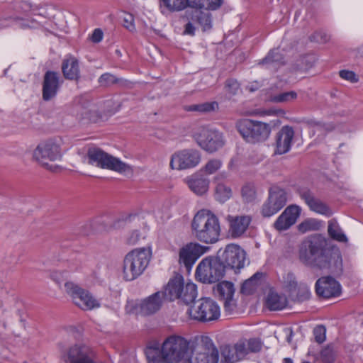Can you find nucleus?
Returning a JSON list of instances; mask_svg holds the SVG:
<instances>
[{"label":"nucleus","instance_id":"f257e3e1","mask_svg":"<svg viewBox=\"0 0 363 363\" xmlns=\"http://www.w3.org/2000/svg\"><path fill=\"white\" fill-rule=\"evenodd\" d=\"M299 261L306 267L339 274L342 272V259L339 250L328 245L327 239L320 234L306 238L298 246Z\"/></svg>","mask_w":363,"mask_h":363},{"label":"nucleus","instance_id":"f03ea898","mask_svg":"<svg viewBox=\"0 0 363 363\" xmlns=\"http://www.w3.org/2000/svg\"><path fill=\"white\" fill-rule=\"evenodd\" d=\"M191 229L195 238L206 244L216 242L221 230L218 218L206 209H201L196 213L191 221Z\"/></svg>","mask_w":363,"mask_h":363},{"label":"nucleus","instance_id":"7ed1b4c3","mask_svg":"<svg viewBox=\"0 0 363 363\" xmlns=\"http://www.w3.org/2000/svg\"><path fill=\"white\" fill-rule=\"evenodd\" d=\"M192 350L193 342L191 338L173 334L164 339L159 357L164 363H180L189 358Z\"/></svg>","mask_w":363,"mask_h":363},{"label":"nucleus","instance_id":"20e7f679","mask_svg":"<svg viewBox=\"0 0 363 363\" xmlns=\"http://www.w3.org/2000/svg\"><path fill=\"white\" fill-rule=\"evenodd\" d=\"M152 257L149 247L136 248L129 252L123 259V277L125 281L135 280L146 269Z\"/></svg>","mask_w":363,"mask_h":363},{"label":"nucleus","instance_id":"39448f33","mask_svg":"<svg viewBox=\"0 0 363 363\" xmlns=\"http://www.w3.org/2000/svg\"><path fill=\"white\" fill-rule=\"evenodd\" d=\"M33 157L44 168L52 172H56L60 167L50 164L49 162L61 160L62 157L61 145L52 139L43 141L34 150Z\"/></svg>","mask_w":363,"mask_h":363},{"label":"nucleus","instance_id":"423d86ee","mask_svg":"<svg viewBox=\"0 0 363 363\" xmlns=\"http://www.w3.org/2000/svg\"><path fill=\"white\" fill-rule=\"evenodd\" d=\"M225 266L218 257L208 256L203 258L196 269V280L203 284H213L225 275Z\"/></svg>","mask_w":363,"mask_h":363},{"label":"nucleus","instance_id":"0eeeda50","mask_svg":"<svg viewBox=\"0 0 363 363\" xmlns=\"http://www.w3.org/2000/svg\"><path fill=\"white\" fill-rule=\"evenodd\" d=\"M187 314L191 320L200 323L214 322L220 316V308L211 298H201L188 308Z\"/></svg>","mask_w":363,"mask_h":363},{"label":"nucleus","instance_id":"6e6552de","mask_svg":"<svg viewBox=\"0 0 363 363\" xmlns=\"http://www.w3.org/2000/svg\"><path fill=\"white\" fill-rule=\"evenodd\" d=\"M236 128L242 138L251 143L265 141L271 133L268 123L246 118L239 121Z\"/></svg>","mask_w":363,"mask_h":363},{"label":"nucleus","instance_id":"1a4fd4ad","mask_svg":"<svg viewBox=\"0 0 363 363\" xmlns=\"http://www.w3.org/2000/svg\"><path fill=\"white\" fill-rule=\"evenodd\" d=\"M87 157L89 164H95L102 169H107L120 173L125 172L128 169L126 164L99 147L89 148Z\"/></svg>","mask_w":363,"mask_h":363},{"label":"nucleus","instance_id":"9d476101","mask_svg":"<svg viewBox=\"0 0 363 363\" xmlns=\"http://www.w3.org/2000/svg\"><path fill=\"white\" fill-rule=\"evenodd\" d=\"M65 293L74 303L84 311H90L100 307V303L87 291L72 281L64 284Z\"/></svg>","mask_w":363,"mask_h":363},{"label":"nucleus","instance_id":"9b49d317","mask_svg":"<svg viewBox=\"0 0 363 363\" xmlns=\"http://www.w3.org/2000/svg\"><path fill=\"white\" fill-rule=\"evenodd\" d=\"M201 160V152L195 149H184L175 152L170 159L172 169L184 170L196 167Z\"/></svg>","mask_w":363,"mask_h":363},{"label":"nucleus","instance_id":"f8f14e48","mask_svg":"<svg viewBox=\"0 0 363 363\" xmlns=\"http://www.w3.org/2000/svg\"><path fill=\"white\" fill-rule=\"evenodd\" d=\"M287 202L285 190L278 186L272 187L269 191V196L262 207L261 213L263 217H271L284 207Z\"/></svg>","mask_w":363,"mask_h":363},{"label":"nucleus","instance_id":"ddd939ff","mask_svg":"<svg viewBox=\"0 0 363 363\" xmlns=\"http://www.w3.org/2000/svg\"><path fill=\"white\" fill-rule=\"evenodd\" d=\"M196 140L203 150L210 153L216 152L225 144L222 133L207 128L200 130L196 135Z\"/></svg>","mask_w":363,"mask_h":363},{"label":"nucleus","instance_id":"4468645a","mask_svg":"<svg viewBox=\"0 0 363 363\" xmlns=\"http://www.w3.org/2000/svg\"><path fill=\"white\" fill-rule=\"evenodd\" d=\"M220 260L225 268L228 267L235 270H240L245 265V252L238 245L230 244L225 247Z\"/></svg>","mask_w":363,"mask_h":363},{"label":"nucleus","instance_id":"2eb2a0df","mask_svg":"<svg viewBox=\"0 0 363 363\" xmlns=\"http://www.w3.org/2000/svg\"><path fill=\"white\" fill-rule=\"evenodd\" d=\"M208 249L199 243L190 242L179 250V262L183 264L187 270L191 269L196 261L203 255Z\"/></svg>","mask_w":363,"mask_h":363},{"label":"nucleus","instance_id":"dca6fc26","mask_svg":"<svg viewBox=\"0 0 363 363\" xmlns=\"http://www.w3.org/2000/svg\"><path fill=\"white\" fill-rule=\"evenodd\" d=\"M315 291L318 296L331 298L340 296L342 287L333 277L327 276L320 277L316 281Z\"/></svg>","mask_w":363,"mask_h":363},{"label":"nucleus","instance_id":"f3484780","mask_svg":"<svg viewBox=\"0 0 363 363\" xmlns=\"http://www.w3.org/2000/svg\"><path fill=\"white\" fill-rule=\"evenodd\" d=\"M225 220L228 225V234L233 238H242L247 232L252 218L250 215H228Z\"/></svg>","mask_w":363,"mask_h":363},{"label":"nucleus","instance_id":"a211bd4d","mask_svg":"<svg viewBox=\"0 0 363 363\" xmlns=\"http://www.w3.org/2000/svg\"><path fill=\"white\" fill-rule=\"evenodd\" d=\"M299 196L307 204L311 211L317 213L330 217L333 214L331 209L319 199L314 196V194L308 188L303 187L298 189Z\"/></svg>","mask_w":363,"mask_h":363},{"label":"nucleus","instance_id":"6ab92c4d","mask_svg":"<svg viewBox=\"0 0 363 363\" xmlns=\"http://www.w3.org/2000/svg\"><path fill=\"white\" fill-rule=\"evenodd\" d=\"M203 349L198 352L190 363H218L219 352L212 340L208 337H203Z\"/></svg>","mask_w":363,"mask_h":363},{"label":"nucleus","instance_id":"aec40b11","mask_svg":"<svg viewBox=\"0 0 363 363\" xmlns=\"http://www.w3.org/2000/svg\"><path fill=\"white\" fill-rule=\"evenodd\" d=\"M301 211V208L297 205H290L286 207L274 222V228L279 231L289 229L297 221Z\"/></svg>","mask_w":363,"mask_h":363},{"label":"nucleus","instance_id":"412c9836","mask_svg":"<svg viewBox=\"0 0 363 363\" xmlns=\"http://www.w3.org/2000/svg\"><path fill=\"white\" fill-rule=\"evenodd\" d=\"M295 132L289 125H284L277 133L275 138L274 153L283 155L287 153L291 147Z\"/></svg>","mask_w":363,"mask_h":363},{"label":"nucleus","instance_id":"4be33fe9","mask_svg":"<svg viewBox=\"0 0 363 363\" xmlns=\"http://www.w3.org/2000/svg\"><path fill=\"white\" fill-rule=\"evenodd\" d=\"M213 293L220 300L224 301L225 311H231L233 310L235 288L232 282L228 281L219 282L213 287Z\"/></svg>","mask_w":363,"mask_h":363},{"label":"nucleus","instance_id":"5701e85b","mask_svg":"<svg viewBox=\"0 0 363 363\" xmlns=\"http://www.w3.org/2000/svg\"><path fill=\"white\" fill-rule=\"evenodd\" d=\"M163 298V293L157 291L144 298L136 308L138 313L142 315H150L157 313L162 306Z\"/></svg>","mask_w":363,"mask_h":363},{"label":"nucleus","instance_id":"b1692460","mask_svg":"<svg viewBox=\"0 0 363 363\" xmlns=\"http://www.w3.org/2000/svg\"><path fill=\"white\" fill-rule=\"evenodd\" d=\"M60 87L59 74L53 71H47L43 77L42 96L44 101L54 98Z\"/></svg>","mask_w":363,"mask_h":363},{"label":"nucleus","instance_id":"393cba45","mask_svg":"<svg viewBox=\"0 0 363 363\" xmlns=\"http://www.w3.org/2000/svg\"><path fill=\"white\" fill-rule=\"evenodd\" d=\"M76 116L84 123H96L101 119V116L96 106L82 98V103L75 105Z\"/></svg>","mask_w":363,"mask_h":363},{"label":"nucleus","instance_id":"a878e982","mask_svg":"<svg viewBox=\"0 0 363 363\" xmlns=\"http://www.w3.org/2000/svg\"><path fill=\"white\" fill-rule=\"evenodd\" d=\"M63 358L65 362L69 363H85L91 359L89 355V348L82 345L69 347Z\"/></svg>","mask_w":363,"mask_h":363},{"label":"nucleus","instance_id":"bb28decb","mask_svg":"<svg viewBox=\"0 0 363 363\" xmlns=\"http://www.w3.org/2000/svg\"><path fill=\"white\" fill-rule=\"evenodd\" d=\"M236 343L238 353L241 355L242 359L249 354L259 352L263 345L261 340L257 337L241 339Z\"/></svg>","mask_w":363,"mask_h":363},{"label":"nucleus","instance_id":"cd10ccee","mask_svg":"<svg viewBox=\"0 0 363 363\" xmlns=\"http://www.w3.org/2000/svg\"><path fill=\"white\" fill-rule=\"evenodd\" d=\"M183 279L184 278L181 275H177L170 279L164 289V291L162 292L163 297L169 301L179 300L181 292H182Z\"/></svg>","mask_w":363,"mask_h":363},{"label":"nucleus","instance_id":"c85d7f7f","mask_svg":"<svg viewBox=\"0 0 363 363\" xmlns=\"http://www.w3.org/2000/svg\"><path fill=\"white\" fill-rule=\"evenodd\" d=\"M226 178L225 173L218 174L215 177L214 180L216 184L215 187V198L220 203H224L232 196L231 188L223 182Z\"/></svg>","mask_w":363,"mask_h":363},{"label":"nucleus","instance_id":"c756f323","mask_svg":"<svg viewBox=\"0 0 363 363\" xmlns=\"http://www.w3.org/2000/svg\"><path fill=\"white\" fill-rule=\"evenodd\" d=\"M62 72L65 79L78 80L80 77L78 60L72 56L64 59L62 63Z\"/></svg>","mask_w":363,"mask_h":363},{"label":"nucleus","instance_id":"7c9ffc66","mask_svg":"<svg viewBox=\"0 0 363 363\" xmlns=\"http://www.w3.org/2000/svg\"><path fill=\"white\" fill-rule=\"evenodd\" d=\"M192 22L198 23L203 31H207L212 28L211 15L208 12H203L201 10H195L191 14Z\"/></svg>","mask_w":363,"mask_h":363},{"label":"nucleus","instance_id":"2f4dec72","mask_svg":"<svg viewBox=\"0 0 363 363\" xmlns=\"http://www.w3.org/2000/svg\"><path fill=\"white\" fill-rule=\"evenodd\" d=\"M266 305L270 311L282 310L287 305V299L284 296L270 291L266 300Z\"/></svg>","mask_w":363,"mask_h":363},{"label":"nucleus","instance_id":"473e14b6","mask_svg":"<svg viewBox=\"0 0 363 363\" xmlns=\"http://www.w3.org/2000/svg\"><path fill=\"white\" fill-rule=\"evenodd\" d=\"M263 273L256 272L242 285L240 291L245 295L252 294L261 284Z\"/></svg>","mask_w":363,"mask_h":363},{"label":"nucleus","instance_id":"72a5a7b5","mask_svg":"<svg viewBox=\"0 0 363 363\" xmlns=\"http://www.w3.org/2000/svg\"><path fill=\"white\" fill-rule=\"evenodd\" d=\"M187 183L189 189L197 195H203L208 190L209 180L206 178H192Z\"/></svg>","mask_w":363,"mask_h":363},{"label":"nucleus","instance_id":"f704fd0d","mask_svg":"<svg viewBox=\"0 0 363 363\" xmlns=\"http://www.w3.org/2000/svg\"><path fill=\"white\" fill-rule=\"evenodd\" d=\"M197 297V286L194 283H187L184 284L183 281L182 292H181V297L179 300L185 304H189L194 302Z\"/></svg>","mask_w":363,"mask_h":363},{"label":"nucleus","instance_id":"c9c22d12","mask_svg":"<svg viewBox=\"0 0 363 363\" xmlns=\"http://www.w3.org/2000/svg\"><path fill=\"white\" fill-rule=\"evenodd\" d=\"M160 8L169 12H178L188 7V0H159Z\"/></svg>","mask_w":363,"mask_h":363},{"label":"nucleus","instance_id":"e433bc0d","mask_svg":"<svg viewBox=\"0 0 363 363\" xmlns=\"http://www.w3.org/2000/svg\"><path fill=\"white\" fill-rule=\"evenodd\" d=\"M221 354L227 363H235L242 360L241 355L238 353L237 343L233 346H223L221 349Z\"/></svg>","mask_w":363,"mask_h":363},{"label":"nucleus","instance_id":"4c0bfd02","mask_svg":"<svg viewBox=\"0 0 363 363\" xmlns=\"http://www.w3.org/2000/svg\"><path fill=\"white\" fill-rule=\"evenodd\" d=\"M218 108V104L216 101L205 102L199 104H192L185 106L186 111L210 113Z\"/></svg>","mask_w":363,"mask_h":363},{"label":"nucleus","instance_id":"58836bf2","mask_svg":"<svg viewBox=\"0 0 363 363\" xmlns=\"http://www.w3.org/2000/svg\"><path fill=\"white\" fill-rule=\"evenodd\" d=\"M328 231L332 239L342 242L347 241L346 235L343 233L336 220H331L328 222Z\"/></svg>","mask_w":363,"mask_h":363},{"label":"nucleus","instance_id":"ea45409f","mask_svg":"<svg viewBox=\"0 0 363 363\" xmlns=\"http://www.w3.org/2000/svg\"><path fill=\"white\" fill-rule=\"evenodd\" d=\"M297 97L298 94L295 91H289L272 96L270 101L273 103H291Z\"/></svg>","mask_w":363,"mask_h":363},{"label":"nucleus","instance_id":"a19ab883","mask_svg":"<svg viewBox=\"0 0 363 363\" xmlns=\"http://www.w3.org/2000/svg\"><path fill=\"white\" fill-rule=\"evenodd\" d=\"M241 195L244 202L250 203L256 199L255 186L252 183L245 184L241 189Z\"/></svg>","mask_w":363,"mask_h":363},{"label":"nucleus","instance_id":"79ce46f5","mask_svg":"<svg viewBox=\"0 0 363 363\" xmlns=\"http://www.w3.org/2000/svg\"><path fill=\"white\" fill-rule=\"evenodd\" d=\"M282 55L279 52L278 49H274L271 50L268 55L259 62L262 65H271L273 63H277L283 65Z\"/></svg>","mask_w":363,"mask_h":363},{"label":"nucleus","instance_id":"37998d69","mask_svg":"<svg viewBox=\"0 0 363 363\" xmlns=\"http://www.w3.org/2000/svg\"><path fill=\"white\" fill-rule=\"evenodd\" d=\"M222 167V162L218 159H212L202 167L203 171L206 174H212L216 172Z\"/></svg>","mask_w":363,"mask_h":363},{"label":"nucleus","instance_id":"c03bdc74","mask_svg":"<svg viewBox=\"0 0 363 363\" xmlns=\"http://www.w3.org/2000/svg\"><path fill=\"white\" fill-rule=\"evenodd\" d=\"M122 81L111 73H104L99 78V83L102 86H110L115 84H118Z\"/></svg>","mask_w":363,"mask_h":363},{"label":"nucleus","instance_id":"a18cd8bd","mask_svg":"<svg viewBox=\"0 0 363 363\" xmlns=\"http://www.w3.org/2000/svg\"><path fill=\"white\" fill-rule=\"evenodd\" d=\"M318 228L317 222L313 219H307L298 225V231L306 233L309 231L315 230Z\"/></svg>","mask_w":363,"mask_h":363},{"label":"nucleus","instance_id":"49530a36","mask_svg":"<svg viewBox=\"0 0 363 363\" xmlns=\"http://www.w3.org/2000/svg\"><path fill=\"white\" fill-rule=\"evenodd\" d=\"M321 360L324 363H332L335 359V352L330 345L324 347L320 354Z\"/></svg>","mask_w":363,"mask_h":363},{"label":"nucleus","instance_id":"de8ad7c7","mask_svg":"<svg viewBox=\"0 0 363 363\" xmlns=\"http://www.w3.org/2000/svg\"><path fill=\"white\" fill-rule=\"evenodd\" d=\"M32 4L26 1H16L13 4V9L18 13H26L32 10Z\"/></svg>","mask_w":363,"mask_h":363},{"label":"nucleus","instance_id":"09e8293b","mask_svg":"<svg viewBox=\"0 0 363 363\" xmlns=\"http://www.w3.org/2000/svg\"><path fill=\"white\" fill-rule=\"evenodd\" d=\"M285 284L288 291L290 292H295L298 288V282L296 277L293 273H288L285 278Z\"/></svg>","mask_w":363,"mask_h":363},{"label":"nucleus","instance_id":"8fccbe9b","mask_svg":"<svg viewBox=\"0 0 363 363\" xmlns=\"http://www.w3.org/2000/svg\"><path fill=\"white\" fill-rule=\"evenodd\" d=\"M325 328L323 325H318L313 329V335L315 342L323 343L325 340Z\"/></svg>","mask_w":363,"mask_h":363},{"label":"nucleus","instance_id":"3c124183","mask_svg":"<svg viewBox=\"0 0 363 363\" xmlns=\"http://www.w3.org/2000/svg\"><path fill=\"white\" fill-rule=\"evenodd\" d=\"M225 88L227 91L231 94H235L240 89V84L237 80L234 79H228L225 82Z\"/></svg>","mask_w":363,"mask_h":363},{"label":"nucleus","instance_id":"603ef678","mask_svg":"<svg viewBox=\"0 0 363 363\" xmlns=\"http://www.w3.org/2000/svg\"><path fill=\"white\" fill-rule=\"evenodd\" d=\"M330 39V37L325 33L323 32H315L313 35L310 36V40L311 41H315L320 43H325L328 42Z\"/></svg>","mask_w":363,"mask_h":363},{"label":"nucleus","instance_id":"864d4df0","mask_svg":"<svg viewBox=\"0 0 363 363\" xmlns=\"http://www.w3.org/2000/svg\"><path fill=\"white\" fill-rule=\"evenodd\" d=\"M340 77L345 80H347L352 83L357 82L358 78L356 74L350 70H341L339 72Z\"/></svg>","mask_w":363,"mask_h":363},{"label":"nucleus","instance_id":"5fc2aeb1","mask_svg":"<svg viewBox=\"0 0 363 363\" xmlns=\"http://www.w3.org/2000/svg\"><path fill=\"white\" fill-rule=\"evenodd\" d=\"M147 363H163L157 355V352L155 350L150 349L146 352Z\"/></svg>","mask_w":363,"mask_h":363},{"label":"nucleus","instance_id":"6e6d98bb","mask_svg":"<svg viewBox=\"0 0 363 363\" xmlns=\"http://www.w3.org/2000/svg\"><path fill=\"white\" fill-rule=\"evenodd\" d=\"M223 0H204V8L208 10H216L221 6Z\"/></svg>","mask_w":363,"mask_h":363},{"label":"nucleus","instance_id":"4d7b16f0","mask_svg":"<svg viewBox=\"0 0 363 363\" xmlns=\"http://www.w3.org/2000/svg\"><path fill=\"white\" fill-rule=\"evenodd\" d=\"M140 239V233L138 230L132 231L126 238V243L130 245H135Z\"/></svg>","mask_w":363,"mask_h":363},{"label":"nucleus","instance_id":"13d9d810","mask_svg":"<svg viewBox=\"0 0 363 363\" xmlns=\"http://www.w3.org/2000/svg\"><path fill=\"white\" fill-rule=\"evenodd\" d=\"M103 36V31L100 28H96L90 36V40L94 43H98L102 40Z\"/></svg>","mask_w":363,"mask_h":363},{"label":"nucleus","instance_id":"bf43d9fd","mask_svg":"<svg viewBox=\"0 0 363 363\" xmlns=\"http://www.w3.org/2000/svg\"><path fill=\"white\" fill-rule=\"evenodd\" d=\"M123 26L130 31H133L135 30V25L133 23V17L132 16H129L128 18H125L123 19Z\"/></svg>","mask_w":363,"mask_h":363},{"label":"nucleus","instance_id":"052dcab7","mask_svg":"<svg viewBox=\"0 0 363 363\" xmlns=\"http://www.w3.org/2000/svg\"><path fill=\"white\" fill-rule=\"evenodd\" d=\"M188 6L192 8H204V0H188Z\"/></svg>","mask_w":363,"mask_h":363},{"label":"nucleus","instance_id":"680f3d73","mask_svg":"<svg viewBox=\"0 0 363 363\" xmlns=\"http://www.w3.org/2000/svg\"><path fill=\"white\" fill-rule=\"evenodd\" d=\"M184 33L191 36L195 35V27L191 22H188L185 25Z\"/></svg>","mask_w":363,"mask_h":363},{"label":"nucleus","instance_id":"e2e57ef3","mask_svg":"<svg viewBox=\"0 0 363 363\" xmlns=\"http://www.w3.org/2000/svg\"><path fill=\"white\" fill-rule=\"evenodd\" d=\"M82 267V262L79 259H73L69 266V270L72 272L77 271Z\"/></svg>","mask_w":363,"mask_h":363},{"label":"nucleus","instance_id":"0e129e2a","mask_svg":"<svg viewBox=\"0 0 363 363\" xmlns=\"http://www.w3.org/2000/svg\"><path fill=\"white\" fill-rule=\"evenodd\" d=\"M335 126L333 124H325L324 123L323 127H320L319 130L323 132H330L334 130Z\"/></svg>","mask_w":363,"mask_h":363},{"label":"nucleus","instance_id":"69168bd1","mask_svg":"<svg viewBox=\"0 0 363 363\" xmlns=\"http://www.w3.org/2000/svg\"><path fill=\"white\" fill-rule=\"evenodd\" d=\"M311 125L313 127L317 128V129L318 130H319L320 127H323L324 126V123H323L320 122V121H311Z\"/></svg>","mask_w":363,"mask_h":363},{"label":"nucleus","instance_id":"338daca9","mask_svg":"<svg viewBox=\"0 0 363 363\" xmlns=\"http://www.w3.org/2000/svg\"><path fill=\"white\" fill-rule=\"evenodd\" d=\"M259 89L258 84L256 85H249L247 86V89H248L250 92H253Z\"/></svg>","mask_w":363,"mask_h":363},{"label":"nucleus","instance_id":"774afa93","mask_svg":"<svg viewBox=\"0 0 363 363\" xmlns=\"http://www.w3.org/2000/svg\"><path fill=\"white\" fill-rule=\"evenodd\" d=\"M283 363H293V360L291 358H284Z\"/></svg>","mask_w":363,"mask_h":363}]
</instances>
